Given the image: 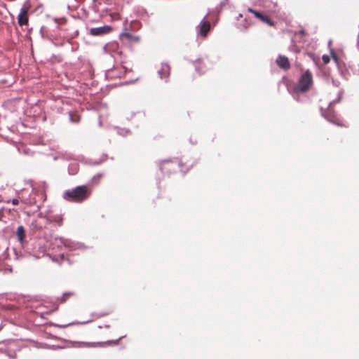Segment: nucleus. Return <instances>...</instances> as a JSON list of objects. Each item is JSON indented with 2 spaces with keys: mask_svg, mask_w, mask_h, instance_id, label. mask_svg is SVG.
<instances>
[{
  "mask_svg": "<svg viewBox=\"0 0 359 359\" xmlns=\"http://www.w3.org/2000/svg\"><path fill=\"white\" fill-rule=\"evenodd\" d=\"M91 194L92 189L89 186L82 185L65 191L63 198L69 202L82 203L87 200L90 196Z\"/></svg>",
  "mask_w": 359,
  "mask_h": 359,
  "instance_id": "obj_1",
  "label": "nucleus"
},
{
  "mask_svg": "<svg viewBox=\"0 0 359 359\" xmlns=\"http://www.w3.org/2000/svg\"><path fill=\"white\" fill-rule=\"evenodd\" d=\"M313 85V75L310 70L307 69L300 76L294 90L296 92L305 93L309 90Z\"/></svg>",
  "mask_w": 359,
  "mask_h": 359,
  "instance_id": "obj_2",
  "label": "nucleus"
},
{
  "mask_svg": "<svg viewBox=\"0 0 359 359\" xmlns=\"http://www.w3.org/2000/svg\"><path fill=\"white\" fill-rule=\"evenodd\" d=\"M182 165V160L175 158L173 160H164L160 163V169L163 173L170 175L177 171V166Z\"/></svg>",
  "mask_w": 359,
  "mask_h": 359,
  "instance_id": "obj_3",
  "label": "nucleus"
},
{
  "mask_svg": "<svg viewBox=\"0 0 359 359\" xmlns=\"http://www.w3.org/2000/svg\"><path fill=\"white\" fill-rule=\"evenodd\" d=\"M248 11L250 13H252L255 18L259 19L260 21H262L263 23H265L268 25L270 27H274L275 22L269 18V16L263 14L262 13H260L259 11H257L255 10H253L251 8H248Z\"/></svg>",
  "mask_w": 359,
  "mask_h": 359,
  "instance_id": "obj_4",
  "label": "nucleus"
},
{
  "mask_svg": "<svg viewBox=\"0 0 359 359\" xmlns=\"http://www.w3.org/2000/svg\"><path fill=\"white\" fill-rule=\"evenodd\" d=\"M29 11V6L25 5L20 10V12L18 16V22L20 26L27 25L29 22L28 13Z\"/></svg>",
  "mask_w": 359,
  "mask_h": 359,
  "instance_id": "obj_5",
  "label": "nucleus"
},
{
  "mask_svg": "<svg viewBox=\"0 0 359 359\" xmlns=\"http://www.w3.org/2000/svg\"><path fill=\"white\" fill-rule=\"evenodd\" d=\"M111 29L112 28L109 25L91 28L90 29V34L92 36H102L109 34L111 31Z\"/></svg>",
  "mask_w": 359,
  "mask_h": 359,
  "instance_id": "obj_6",
  "label": "nucleus"
},
{
  "mask_svg": "<svg viewBox=\"0 0 359 359\" xmlns=\"http://www.w3.org/2000/svg\"><path fill=\"white\" fill-rule=\"evenodd\" d=\"M277 65L285 70L289 69L290 68V63L288 58L286 56L278 55L276 59Z\"/></svg>",
  "mask_w": 359,
  "mask_h": 359,
  "instance_id": "obj_7",
  "label": "nucleus"
},
{
  "mask_svg": "<svg viewBox=\"0 0 359 359\" xmlns=\"http://www.w3.org/2000/svg\"><path fill=\"white\" fill-rule=\"evenodd\" d=\"M170 72V67L166 63H162L159 69L158 70V74L161 79H167Z\"/></svg>",
  "mask_w": 359,
  "mask_h": 359,
  "instance_id": "obj_8",
  "label": "nucleus"
},
{
  "mask_svg": "<svg viewBox=\"0 0 359 359\" xmlns=\"http://www.w3.org/2000/svg\"><path fill=\"white\" fill-rule=\"evenodd\" d=\"M324 116L325 118L336 125L342 126L341 119L334 114H331L330 109L325 112Z\"/></svg>",
  "mask_w": 359,
  "mask_h": 359,
  "instance_id": "obj_9",
  "label": "nucleus"
},
{
  "mask_svg": "<svg viewBox=\"0 0 359 359\" xmlns=\"http://www.w3.org/2000/svg\"><path fill=\"white\" fill-rule=\"evenodd\" d=\"M210 29V23L208 21H202L200 25V34L205 37Z\"/></svg>",
  "mask_w": 359,
  "mask_h": 359,
  "instance_id": "obj_10",
  "label": "nucleus"
},
{
  "mask_svg": "<svg viewBox=\"0 0 359 359\" xmlns=\"http://www.w3.org/2000/svg\"><path fill=\"white\" fill-rule=\"evenodd\" d=\"M120 38L122 42L124 43L132 42L134 39L133 35L128 32H124L121 33L120 35Z\"/></svg>",
  "mask_w": 359,
  "mask_h": 359,
  "instance_id": "obj_11",
  "label": "nucleus"
},
{
  "mask_svg": "<svg viewBox=\"0 0 359 359\" xmlns=\"http://www.w3.org/2000/svg\"><path fill=\"white\" fill-rule=\"evenodd\" d=\"M192 166H193L192 163L190 164V163H189L188 161L184 162L182 161V165L177 166V168H179L181 172L186 173L191 169V168Z\"/></svg>",
  "mask_w": 359,
  "mask_h": 359,
  "instance_id": "obj_12",
  "label": "nucleus"
},
{
  "mask_svg": "<svg viewBox=\"0 0 359 359\" xmlns=\"http://www.w3.org/2000/svg\"><path fill=\"white\" fill-rule=\"evenodd\" d=\"M17 236L20 242H22L25 238V231L22 226H18L17 229Z\"/></svg>",
  "mask_w": 359,
  "mask_h": 359,
  "instance_id": "obj_13",
  "label": "nucleus"
},
{
  "mask_svg": "<svg viewBox=\"0 0 359 359\" xmlns=\"http://www.w3.org/2000/svg\"><path fill=\"white\" fill-rule=\"evenodd\" d=\"M53 222L55 223L57 226H61L62 225L63 219L61 216L57 215L53 217Z\"/></svg>",
  "mask_w": 359,
  "mask_h": 359,
  "instance_id": "obj_14",
  "label": "nucleus"
},
{
  "mask_svg": "<svg viewBox=\"0 0 359 359\" xmlns=\"http://www.w3.org/2000/svg\"><path fill=\"white\" fill-rule=\"evenodd\" d=\"M69 118L73 123H77L79 121V116L73 112L69 113Z\"/></svg>",
  "mask_w": 359,
  "mask_h": 359,
  "instance_id": "obj_15",
  "label": "nucleus"
},
{
  "mask_svg": "<svg viewBox=\"0 0 359 359\" xmlns=\"http://www.w3.org/2000/svg\"><path fill=\"white\" fill-rule=\"evenodd\" d=\"M75 294L74 292H67L65 293L63 295V299L62 301L65 302L67 298H69L71 296H74Z\"/></svg>",
  "mask_w": 359,
  "mask_h": 359,
  "instance_id": "obj_16",
  "label": "nucleus"
},
{
  "mask_svg": "<svg viewBox=\"0 0 359 359\" xmlns=\"http://www.w3.org/2000/svg\"><path fill=\"white\" fill-rule=\"evenodd\" d=\"M323 61L324 62V64H327L330 62V56L329 55H323Z\"/></svg>",
  "mask_w": 359,
  "mask_h": 359,
  "instance_id": "obj_17",
  "label": "nucleus"
},
{
  "mask_svg": "<svg viewBox=\"0 0 359 359\" xmlns=\"http://www.w3.org/2000/svg\"><path fill=\"white\" fill-rule=\"evenodd\" d=\"M331 55H332V59L336 62H338V57L337 55H336L335 53H334L333 50H331Z\"/></svg>",
  "mask_w": 359,
  "mask_h": 359,
  "instance_id": "obj_18",
  "label": "nucleus"
},
{
  "mask_svg": "<svg viewBox=\"0 0 359 359\" xmlns=\"http://www.w3.org/2000/svg\"><path fill=\"white\" fill-rule=\"evenodd\" d=\"M18 203H19V201H18V199H17V198H13V199L12 200V204H13V205H18Z\"/></svg>",
  "mask_w": 359,
  "mask_h": 359,
  "instance_id": "obj_19",
  "label": "nucleus"
},
{
  "mask_svg": "<svg viewBox=\"0 0 359 359\" xmlns=\"http://www.w3.org/2000/svg\"><path fill=\"white\" fill-rule=\"evenodd\" d=\"M102 327L109 328L110 325H99V328L102 329Z\"/></svg>",
  "mask_w": 359,
  "mask_h": 359,
  "instance_id": "obj_20",
  "label": "nucleus"
},
{
  "mask_svg": "<svg viewBox=\"0 0 359 359\" xmlns=\"http://www.w3.org/2000/svg\"><path fill=\"white\" fill-rule=\"evenodd\" d=\"M201 64V62L200 61H196V67H197V65H200Z\"/></svg>",
  "mask_w": 359,
  "mask_h": 359,
  "instance_id": "obj_21",
  "label": "nucleus"
}]
</instances>
